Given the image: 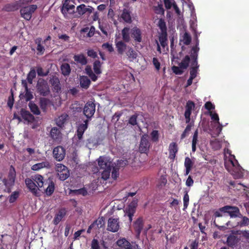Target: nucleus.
<instances>
[{
    "label": "nucleus",
    "mask_w": 249,
    "mask_h": 249,
    "mask_svg": "<svg viewBox=\"0 0 249 249\" xmlns=\"http://www.w3.org/2000/svg\"><path fill=\"white\" fill-rule=\"evenodd\" d=\"M44 180L42 176L36 174L32 176L31 178H26L25 182L30 191L34 196H39L40 195L38 191L39 186L41 185Z\"/></svg>",
    "instance_id": "f257e3e1"
},
{
    "label": "nucleus",
    "mask_w": 249,
    "mask_h": 249,
    "mask_svg": "<svg viewBox=\"0 0 249 249\" xmlns=\"http://www.w3.org/2000/svg\"><path fill=\"white\" fill-rule=\"evenodd\" d=\"M199 50V48L197 46V45H196V46L193 47L191 52V58L192 59V61L191 63L190 76L195 78L197 76V73L199 66L197 62L198 52Z\"/></svg>",
    "instance_id": "f03ea898"
},
{
    "label": "nucleus",
    "mask_w": 249,
    "mask_h": 249,
    "mask_svg": "<svg viewBox=\"0 0 249 249\" xmlns=\"http://www.w3.org/2000/svg\"><path fill=\"white\" fill-rule=\"evenodd\" d=\"M55 190V184L53 179L48 178L43 181L41 186H39L38 190L39 192L40 191L47 196H50L53 193Z\"/></svg>",
    "instance_id": "7ed1b4c3"
},
{
    "label": "nucleus",
    "mask_w": 249,
    "mask_h": 249,
    "mask_svg": "<svg viewBox=\"0 0 249 249\" xmlns=\"http://www.w3.org/2000/svg\"><path fill=\"white\" fill-rule=\"evenodd\" d=\"M37 8V6L36 4L30 5L22 7L20 10L21 17L27 20H30L32 14L35 12Z\"/></svg>",
    "instance_id": "20e7f679"
},
{
    "label": "nucleus",
    "mask_w": 249,
    "mask_h": 249,
    "mask_svg": "<svg viewBox=\"0 0 249 249\" xmlns=\"http://www.w3.org/2000/svg\"><path fill=\"white\" fill-rule=\"evenodd\" d=\"M223 213H227L231 218L241 217L242 215L240 212L239 209L236 206L226 205L221 208Z\"/></svg>",
    "instance_id": "39448f33"
},
{
    "label": "nucleus",
    "mask_w": 249,
    "mask_h": 249,
    "mask_svg": "<svg viewBox=\"0 0 249 249\" xmlns=\"http://www.w3.org/2000/svg\"><path fill=\"white\" fill-rule=\"evenodd\" d=\"M67 1L63 0L62 6L61 8V12L66 18H70V16L75 13V6L73 4H70Z\"/></svg>",
    "instance_id": "423d86ee"
},
{
    "label": "nucleus",
    "mask_w": 249,
    "mask_h": 249,
    "mask_svg": "<svg viewBox=\"0 0 249 249\" xmlns=\"http://www.w3.org/2000/svg\"><path fill=\"white\" fill-rule=\"evenodd\" d=\"M37 92L43 96H48L50 92L47 82L44 80H39L36 85Z\"/></svg>",
    "instance_id": "0eeeda50"
},
{
    "label": "nucleus",
    "mask_w": 249,
    "mask_h": 249,
    "mask_svg": "<svg viewBox=\"0 0 249 249\" xmlns=\"http://www.w3.org/2000/svg\"><path fill=\"white\" fill-rule=\"evenodd\" d=\"M133 228L136 233V237L140 238V234L144 227V220L142 217H138L133 223Z\"/></svg>",
    "instance_id": "6e6552de"
},
{
    "label": "nucleus",
    "mask_w": 249,
    "mask_h": 249,
    "mask_svg": "<svg viewBox=\"0 0 249 249\" xmlns=\"http://www.w3.org/2000/svg\"><path fill=\"white\" fill-rule=\"evenodd\" d=\"M95 111V105L92 102H88L85 105L83 113L88 119H91Z\"/></svg>",
    "instance_id": "1a4fd4ad"
},
{
    "label": "nucleus",
    "mask_w": 249,
    "mask_h": 249,
    "mask_svg": "<svg viewBox=\"0 0 249 249\" xmlns=\"http://www.w3.org/2000/svg\"><path fill=\"white\" fill-rule=\"evenodd\" d=\"M119 229L120 225L119 218H109L108 220L107 230L112 232H116L118 231Z\"/></svg>",
    "instance_id": "9d476101"
},
{
    "label": "nucleus",
    "mask_w": 249,
    "mask_h": 249,
    "mask_svg": "<svg viewBox=\"0 0 249 249\" xmlns=\"http://www.w3.org/2000/svg\"><path fill=\"white\" fill-rule=\"evenodd\" d=\"M16 173L15 168L11 165L10 168L7 179H3V182L6 186L13 185L16 178Z\"/></svg>",
    "instance_id": "9b49d317"
},
{
    "label": "nucleus",
    "mask_w": 249,
    "mask_h": 249,
    "mask_svg": "<svg viewBox=\"0 0 249 249\" xmlns=\"http://www.w3.org/2000/svg\"><path fill=\"white\" fill-rule=\"evenodd\" d=\"M98 165L100 169L112 168V163L110 159L105 156H100L98 159Z\"/></svg>",
    "instance_id": "f8f14e48"
},
{
    "label": "nucleus",
    "mask_w": 249,
    "mask_h": 249,
    "mask_svg": "<svg viewBox=\"0 0 249 249\" xmlns=\"http://www.w3.org/2000/svg\"><path fill=\"white\" fill-rule=\"evenodd\" d=\"M54 159L57 161L62 160L65 156V149L61 146H58L55 147L53 152Z\"/></svg>",
    "instance_id": "ddd939ff"
},
{
    "label": "nucleus",
    "mask_w": 249,
    "mask_h": 249,
    "mask_svg": "<svg viewBox=\"0 0 249 249\" xmlns=\"http://www.w3.org/2000/svg\"><path fill=\"white\" fill-rule=\"evenodd\" d=\"M240 240V236H238L235 233H232L228 237L227 243L229 247L234 248L237 246Z\"/></svg>",
    "instance_id": "4468645a"
},
{
    "label": "nucleus",
    "mask_w": 249,
    "mask_h": 249,
    "mask_svg": "<svg viewBox=\"0 0 249 249\" xmlns=\"http://www.w3.org/2000/svg\"><path fill=\"white\" fill-rule=\"evenodd\" d=\"M67 212V210L65 208L59 209L58 212L55 213V216L53 219V224L57 225L66 216Z\"/></svg>",
    "instance_id": "2eb2a0df"
},
{
    "label": "nucleus",
    "mask_w": 249,
    "mask_h": 249,
    "mask_svg": "<svg viewBox=\"0 0 249 249\" xmlns=\"http://www.w3.org/2000/svg\"><path fill=\"white\" fill-rule=\"evenodd\" d=\"M93 10L94 8L92 7L88 6L87 7L84 4H80L76 8L77 12L80 16H83L86 14L89 15L92 13Z\"/></svg>",
    "instance_id": "dca6fc26"
},
{
    "label": "nucleus",
    "mask_w": 249,
    "mask_h": 249,
    "mask_svg": "<svg viewBox=\"0 0 249 249\" xmlns=\"http://www.w3.org/2000/svg\"><path fill=\"white\" fill-rule=\"evenodd\" d=\"M89 120L84 121V124H79L77 129V136L80 142L83 138V135L88 128Z\"/></svg>",
    "instance_id": "f3484780"
},
{
    "label": "nucleus",
    "mask_w": 249,
    "mask_h": 249,
    "mask_svg": "<svg viewBox=\"0 0 249 249\" xmlns=\"http://www.w3.org/2000/svg\"><path fill=\"white\" fill-rule=\"evenodd\" d=\"M150 143L146 137L142 136L141 137L139 149L141 153H146L149 150Z\"/></svg>",
    "instance_id": "a211bd4d"
},
{
    "label": "nucleus",
    "mask_w": 249,
    "mask_h": 249,
    "mask_svg": "<svg viewBox=\"0 0 249 249\" xmlns=\"http://www.w3.org/2000/svg\"><path fill=\"white\" fill-rule=\"evenodd\" d=\"M50 84L53 87V91L58 93L61 89L59 78L56 76H53L50 80Z\"/></svg>",
    "instance_id": "6ab92c4d"
},
{
    "label": "nucleus",
    "mask_w": 249,
    "mask_h": 249,
    "mask_svg": "<svg viewBox=\"0 0 249 249\" xmlns=\"http://www.w3.org/2000/svg\"><path fill=\"white\" fill-rule=\"evenodd\" d=\"M138 206V200L133 199L128 205L125 210V213L126 214H134L136 208Z\"/></svg>",
    "instance_id": "aec40b11"
},
{
    "label": "nucleus",
    "mask_w": 249,
    "mask_h": 249,
    "mask_svg": "<svg viewBox=\"0 0 249 249\" xmlns=\"http://www.w3.org/2000/svg\"><path fill=\"white\" fill-rule=\"evenodd\" d=\"M116 244L123 249H133L132 245L125 238L119 239L116 242Z\"/></svg>",
    "instance_id": "412c9836"
},
{
    "label": "nucleus",
    "mask_w": 249,
    "mask_h": 249,
    "mask_svg": "<svg viewBox=\"0 0 249 249\" xmlns=\"http://www.w3.org/2000/svg\"><path fill=\"white\" fill-rule=\"evenodd\" d=\"M178 151V148L177 144L174 142H171L169 146V158L173 161L176 158V155Z\"/></svg>",
    "instance_id": "4be33fe9"
},
{
    "label": "nucleus",
    "mask_w": 249,
    "mask_h": 249,
    "mask_svg": "<svg viewBox=\"0 0 249 249\" xmlns=\"http://www.w3.org/2000/svg\"><path fill=\"white\" fill-rule=\"evenodd\" d=\"M50 136L54 141L59 142L61 139V133L58 128L54 127L51 129Z\"/></svg>",
    "instance_id": "5701e85b"
},
{
    "label": "nucleus",
    "mask_w": 249,
    "mask_h": 249,
    "mask_svg": "<svg viewBox=\"0 0 249 249\" xmlns=\"http://www.w3.org/2000/svg\"><path fill=\"white\" fill-rule=\"evenodd\" d=\"M22 3V0H20L12 3L7 4L5 6L4 9L7 11H14L18 9L21 7Z\"/></svg>",
    "instance_id": "b1692460"
},
{
    "label": "nucleus",
    "mask_w": 249,
    "mask_h": 249,
    "mask_svg": "<svg viewBox=\"0 0 249 249\" xmlns=\"http://www.w3.org/2000/svg\"><path fill=\"white\" fill-rule=\"evenodd\" d=\"M131 34L132 37L135 41L138 42L142 41V32L139 28L137 27L133 28L131 30Z\"/></svg>",
    "instance_id": "393cba45"
},
{
    "label": "nucleus",
    "mask_w": 249,
    "mask_h": 249,
    "mask_svg": "<svg viewBox=\"0 0 249 249\" xmlns=\"http://www.w3.org/2000/svg\"><path fill=\"white\" fill-rule=\"evenodd\" d=\"M39 106L43 112H46L48 107L52 104V102L49 99L41 97L39 99Z\"/></svg>",
    "instance_id": "a878e982"
},
{
    "label": "nucleus",
    "mask_w": 249,
    "mask_h": 249,
    "mask_svg": "<svg viewBox=\"0 0 249 249\" xmlns=\"http://www.w3.org/2000/svg\"><path fill=\"white\" fill-rule=\"evenodd\" d=\"M121 18L123 19V21L127 23L130 24L132 21L131 12L127 9L124 8L123 10Z\"/></svg>",
    "instance_id": "bb28decb"
},
{
    "label": "nucleus",
    "mask_w": 249,
    "mask_h": 249,
    "mask_svg": "<svg viewBox=\"0 0 249 249\" xmlns=\"http://www.w3.org/2000/svg\"><path fill=\"white\" fill-rule=\"evenodd\" d=\"M79 82L81 88L85 89H87L91 84L90 79L87 76H80Z\"/></svg>",
    "instance_id": "cd10ccee"
},
{
    "label": "nucleus",
    "mask_w": 249,
    "mask_h": 249,
    "mask_svg": "<svg viewBox=\"0 0 249 249\" xmlns=\"http://www.w3.org/2000/svg\"><path fill=\"white\" fill-rule=\"evenodd\" d=\"M73 59L77 63L80 64L82 65H85L88 63L87 59L83 53L75 54L73 56Z\"/></svg>",
    "instance_id": "c85d7f7f"
},
{
    "label": "nucleus",
    "mask_w": 249,
    "mask_h": 249,
    "mask_svg": "<svg viewBox=\"0 0 249 249\" xmlns=\"http://www.w3.org/2000/svg\"><path fill=\"white\" fill-rule=\"evenodd\" d=\"M115 46L117 48L118 53L119 54H123L124 51L127 49V47L126 44L123 41H115Z\"/></svg>",
    "instance_id": "c756f323"
},
{
    "label": "nucleus",
    "mask_w": 249,
    "mask_h": 249,
    "mask_svg": "<svg viewBox=\"0 0 249 249\" xmlns=\"http://www.w3.org/2000/svg\"><path fill=\"white\" fill-rule=\"evenodd\" d=\"M193 165L194 162L189 157H186L184 161V166L185 167V176H187L190 173L193 168Z\"/></svg>",
    "instance_id": "7c9ffc66"
},
{
    "label": "nucleus",
    "mask_w": 249,
    "mask_h": 249,
    "mask_svg": "<svg viewBox=\"0 0 249 249\" xmlns=\"http://www.w3.org/2000/svg\"><path fill=\"white\" fill-rule=\"evenodd\" d=\"M21 115L22 118L28 122L32 123L35 121L34 116L29 111L21 109Z\"/></svg>",
    "instance_id": "2f4dec72"
},
{
    "label": "nucleus",
    "mask_w": 249,
    "mask_h": 249,
    "mask_svg": "<svg viewBox=\"0 0 249 249\" xmlns=\"http://www.w3.org/2000/svg\"><path fill=\"white\" fill-rule=\"evenodd\" d=\"M126 54L128 57V59L132 61L136 59L137 57V53L133 50L132 47H128L127 50L126 52Z\"/></svg>",
    "instance_id": "473e14b6"
},
{
    "label": "nucleus",
    "mask_w": 249,
    "mask_h": 249,
    "mask_svg": "<svg viewBox=\"0 0 249 249\" xmlns=\"http://www.w3.org/2000/svg\"><path fill=\"white\" fill-rule=\"evenodd\" d=\"M68 118V115L67 114H63L59 116L55 120L57 125L60 127H62L64 125V124L66 122Z\"/></svg>",
    "instance_id": "72a5a7b5"
},
{
    "label": "nucleus",
    "mask_w": 249,
    "mask_h": 249,
    "mask_svg": "<svg viewBox=\"0 0 249 249\" xmlns=\"http://www.w3.org/2000/svg\"><path fill=\"white\" fill-rule=\"evenodd\" d=\"M158 27L160 30V33L159 35H167V27L164 20L160 18L158 22Z\"/></svg>",
    "instance_id": "f704fd0d"
},
{
    "label": "nucleus",
    "mask_w": 249,
    "mask_h": 249,
    "mask_svg": "<svg viewBox=\"0 0 249 249\" xmlns=\"http://www.w3.org/2000/svg\"><path fill=\"white\" fill-rule=\"evenodd\" d=\"M198 131L196 129L194 133L192 142V150L193 152H195L196 149V145L198 142Z\"/></svg>",
    "instance_id": "c9c22d12"
},
{
    "label": "nucleus",
    "mask_w": 249,
    "mask_h": 249,
    "mask_svg": "<svg viewBox=\"0 0 249 249\" xmlns=\"http://www.w3.org/2000/svg\"><path fill=\"white\" fill-rule=\"evenodd\" d=\"M50 166V163L48 161H44L40 163H37L33 165L31 169L34 171H37L44 167H49Z\"/></svg>",
    "instance_id": "e433bc0d"
},
{
    "label": "nucleus",
    "mask_w": 249,
    "mask_h": 249,
    "mask_svg": "<svg viewBox=\"0 0 249 249\" xmlns=\"http://www.w3.org/2000/svg\"><path fill=\"white\" fill-rule=\"evenodd\" d=\"M31 111L35 115H38L40 114V111L38 107L33 102L31 101L28 105Z\"/></svg>",
    "instance_id": "4c0bfd02"
},
{
    "label": "nucleus",
    "mask_w": 249,
    "mask_h": 249,
    "mask_svg": "<svg viewBox=\"0 0 249 249\" xmlns=\"http://www.w3.org/2000/svg\"><path fill=\"white\" fill-rule=\"evenodd\" d=\"M41 42L42 39L40 37L36 38L35 40L36 43L37 44L36 50L38 55H42L45 50L44 47L41 44Z\"/></svg>",
    "instance_id": "58836bf2"
},
{
    "label": "nucleus",
    "mask_w": 249,
    "mask_h": 249,
    "mask_svg": "<svg viewBox=\"0 0 249 249\" xmlns=\"http://www.w3.org/2000/svg\"><path fill=\"white\" fill-rule=\"evenodd\" d=\"M122 34L123 40L124 42L128 43L130 40L129 36V28L124 27L122 31Z\"/></svg>",
    "instance_id": "ea45409f"
},
{
    "label": "nucleus",
    "mask_w": 249,
    "mask_h": 249,
    "mask_svg": "<svg viewBox=\"0 0 249 249\" xmlns=\"http://www.w3.org/2000/svg\"><path fill=\"white\" fill-rule=\"evenodd\" d=\"M190 56L187 55H186L182 60L181 62L179 63L178 65L180 67V68H182V70H185L186 69L189 64V62L190 61Z\"/></svg>",
    "instance_id": "a19ab883"
},
{
    "label": "nucleus",
    "mask_w": 249,
    "mask_h": 249,
    "mask_svg": "<svg viewBox=\"0 0 249 249\" xmlns=\"http://www.w3.org/2000/svg\"><path fill=\"white\" fill-rule=\"evenodd\" d=\"M61 70L63 75H69L71 71L70 65L66 63L62 64L61 66Z\"/></svg>",
    "instance_id": "79ce46f5"
},
{
    "label": "nucleus",
    "mask_w": 249,
    "mask_h": 249,
    "mask_svg": "<svg viewBox=\"0 0 249 249\" xmlns=\"http://www.w3.org/2000/svg\"><path fill=\"white\" fill-rule=\"evenodd\" d=\"M93 71L95 74L98 75L102 73V70L101 69V63L99 60H95L93 63Z\"/></svg>",
    "instance_id": "37998d69"
},
{
    "label": "nucleus",
    "mask_w": 249,
    "mask_h": 249,
    "mask_svg": "<svg viewBox=\"0 0 249 249\" xmlns=\"http://www.w3.org/2000/svg\"><path fill=\"white\" fill-rule=\"evenodd\" d=\"M195 107V103L192 101H188L185 106L184 113L191 114L192 109Z\"/></svg>",
    "instance_id": "c03bdc74"
},
{
    "label": "nucleus",
    "mask_w": 249,
    "mask_h": 249,
    "mask_svg": "<svg viewBox=\"0 0 249 249\" xmlns=\"http://www.w3.org/2000/svg\"><path fill=\"white\" fill-rule=\"evenodd\" d=\"M57 175L61 180H65L70 176L69 170L68 169H65V170H64L63 171L57 173Z\"/></svg>",
    "instance_id": "a18cd8bd"
},
{
    "label": "nucleus",
    "mask_w": 249,
    "mask_h": 249,
    "mask_svg": "<svg viewBox=\"0 0 249 249\" xmlns=\"http://www.w3.org/2000/svg\"><path fill=\"white\" fill-rule=\"evenodd\" d=\"M36 76V72L34 68L31 69L29 73L27 75V80L28 83L30 84H32L33 80Z\"/></svg>",
    "instance_id": "49530a36"
},
{
    "label": "nucleus",
    "mask_w": 249,
    "mask_h": 249,
    "mask_svg": "<svg viewBox=\"0 0 249 249\" xmlns=\"http://www.w3.org/2000/svg\"><path fill=\"white\" fill-rule=\"evenodd\" d=\"M159 39L161 46L163 48H164L167 45V35H159Z\"/></svg>",
    "instance_id": "de8ad7c7"
},
{
    "label": "nucleus",
    "mask_w": 249,
    "mask_h": 249,
    "mask_svg": "<svg viewBox=\"0 0 249 249\" xmlns=\"http://www.w3.org/2000/svg\"><path fill=\"white\" fill-rule=\"evenodd\" d=\"M153 9L155 13L158 15H164V9L163 8L162 4H159L158 6L153 7Z\"/></svg>",
    "instance_id": "09e8293b"
},
{
    "label": "nucleus",
    "mask_w": 249,
    "mask_h": 249,
    "mask_svg": "<svg viewBox=\"0 0 249 249\" xmlns=\"http://www.w3.org/2000/svg\"><path fill=\"white\" fill-rule=\"evenodd\" d=\"M111 168H108L107 169H103L101 172V178L105 180H107L110 176Z\"/></svg>",
    "instance_id": "8fccbe9b"
},
{
    "label": "nucleus",
    "mask_w": 249,
    "mask_h": 249,
    "mask_svg": "<svg viewBox=\"0 0 249 249\" xmlns=\"http://www.w3.org/2000/svg\"><path fill=\"white\" fill-rule=\"evenodd\" d=\"M212 148L214 150H218L221 148V143L218 139H214L210 142Z\"/></svg>",
    "instance_id": "3c124183"
},
{
    "label": "nucleus",
    "mask_w": 249,
    "mask_h": 249,
    "mask_svg": "<svg viewBox=\"0 0 249 249\" xmlns=\"http://www.w3.org/2000/svg\"><path fill=\"white\" fill-rule=\"evenodd\" d=\"M151 140L153 142H157L159 140V133L158 130H153L151 134Z\"/></svg>",
    "instance_id": "603ef678"
},
{
    "label": "nucleus",
    "mask_w": 249,
    "mask_h": 249,
    "mask_svg": "<svg viewBox=\"0 0 249 249\" xmlns=\"http://www.w3.org/2000/svg\"><path fill=\"white\" fill-rule=\"evenodd\" d=\"M94 222L96 225V228L99 229L102 227L105 224V218L102 216L97 220H95Z\"/></svg>",
    "instance_id": "864d4df0"
},
{
    "label": "nucleus",
    "mask_w": 249,
    "mask_h": 249,
    "mask_svg": "<svg viewBox=\"0 0 249 249\" xmlns=\"http://www.w3.org/2000/svg\"><path fill=\"white\" fill-rule=\"evenodd\" d=\"M128 161L126 160H119L117 161V164L115 166L119 169L121 167H124L128 164Z\"/></svg>",
    "instance_id": "5fc2aeb1"
},
{
    "label": "nucleus",
    "mask_w": 249,
    "mask_h": 249,
    "mask_svg": "<svg viewBox=\"0 0 249 249\" xmlns=\"http://www.w3.org/2000/svg\"><path fill=\"white\" fill-rule=\"evenodd\" d=\"M172 69L174 73L176 74L181 75L183 73V71L182 70V68L179 66V67L173 66L172 67Z\"/></svg>",
    "instance_id": "6e6d98bb"
},
{
    "label": "nucleus",
    "mask_w": 249,
    "mask_h": 249,
    "mask_svg": "<svg viewBox=\"0 0 249 249\" xmlns=\"http://www.w3.org/2000/svg\"><path fill=\"white\" fill-rule=\"evenodd\" d=\"M138 118V115L137 114H135L132 115L129 119V124H131L132 125H135L137 124V119Z\"/></svg>",
    "instance_id": "4d7b16f0"
},
{
    "label": "nucleus",
    "mask_w": 249,
    "mask_h": 249,
    "mask_svg": "<svg viewBox=\"0 0 249 249\" xmlns=\"http://www.w3.org/2000/svg\"><path fill=\"white\" fill-rule=\"evenodd\" d=\"M184 43L185 45H189L191 41V37L189 34L185 32L183 36Z\"/></svg>",
    "instance_id": "13d9d810"
},
{
    "label": "nucleus",
    "mask_w": 249,
    "mask_h": 249,
    "mask_svg": "<svg viewBox=\"0 0 249 249\" xmlns=\"http://www.w3.org/2000/svg\"><path fill=\"white\" fill-rule=\"evenodd\" d=\"M87 53L88 56L92 58H96L98 56L97 52L93 49H88Z\"/></svg>",
    "instance_id": "bf43d9fd"
},
{
    "label": "nucleus",
    "mask_w": 249,
    "mask_h": 249,
    "mask_svg": "<svg viewBox=\"0 0 249 249\" xmlns=\"http://www.w3.org/2000/svg\"><path fill=\"white\" fill-rule=\"evenodd\" d=\"M119 169L115 166L113 167L111 172V177L114 179H116L119 176Z\"/></svg>",
    "instance_id": "052dcab7"
},
{
    "label": "nucleus",
    "mask_w": 249,
    "mask_h": 249,
    "mask_svg": "<svg viewBox=\"0 0 249 249\" xmlns=\"http://www.w3.org/2000/svg\"><path fill=\"white\" fill-rule=\"evenodd\" d=\"M102 48L104 49H107L109 53H112L114 51V48L112 45L108 42L104 43L102 45Z\"/></svg>",
    "instance_id": "680f3d73"
},
{
    "label": "nucleus",
    "mask_w": 249,
    "mask_h": 249,
    "mask_svg": "<svg viewBox=\"0 0 249 249\" xmlns=\"http://www.w3.org/2000/svg\"><path fill=\"white\" fill-rule=\"evenodd\" d=\"M19 193L18 192H14L9 197V202L13 203L16 201L18 196Z\"/></svg>",
    "instance_id": "e2e57ef3"
},
{
    "label": "nucleus",
    "mask_w": 249,
    "mask_h": 249,
    "mask_svg": "<svg viewBox=\"0 0 249 249\" xmlns=\"http://www.w3.org/2000/svg\"><path fill=\"white\" fill-rule=\"evenodd\" d=\"M189 201V196L187 193H186L183 196V206L184 209H186L188 206Z\"/></svg>",
    "instance_id": "0e129e2a"
},
{
    "label": "nucleus",
    "mask_w": 249,
    "mask_h": 249,
    "mask_svg": "<svg viewBox=\"0 0 249 249\" xmlns=\"http://www.w3.org/2000/svg\"><path fill=\"white\" fill-rule=\"evenodd\" d=\"M91 249H100L99 242L97 239H93L91 244Z\"/></svg>",
    "instance_id": "69168bd1"
},
{
    "label": "nucleus",
    "mask_w": 249,
    "mask_h": 249,
    "mask_svg": "<svg viewBox=\"0 0 249 249\" xmlns=\"http://www.w3.org/2000/svg\"><path fill=\"white\" fill-rule=\"evenodd\" d=\"M26 93L25 94V98L26 101H30L33 98V95L32 92L28 89L27 90H25Z\"/></svg>",
    "instance_id": "338daca9"
},
{
    "label": "nucleus",
    "mask_w": 249,
    "mask_h": 249,
    "mask_svg": "<svg viewBox=\"0 0 249 249\" xmlns=\"http://www.w3.org/2000/svg\"><path fill=\"white\" fill-rule=\"evenodd\" d=\"M242 221L240 222L241 226H247L249 225V219L246 216H243Z\"/></svg>",
    "instance_id": "774afa93"
}]
</instances>
